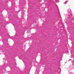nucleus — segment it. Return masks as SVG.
<instances>
[{
  "label": "nucleus",
  "instance_id": "nucleus-1",
  "mask_svg": "<svg viewBox=\"0 0 74 74\" xmlns=\"http://www.w3.org/2000/svg\"><path fill=\"white\" fill-rule=\"evenodd\" d=\"M55 1L57 3H58V2H59V0H55Z\"/></svg>",
  "mask_w": 74,
  "mask_h": 74
},
{
  "label": "nucleus",
  "instance_id": "nucleus-2",
  "mask_svg": "<svg viewBox=\"0 0 74 74\" xmlns=\"http://www.w3.org/2000/svg\"><path fill=\"white\" fill-rule=\"evenodd\" d=\"M66 3H66V1H65L64 3V4H66Z\"/></svg>",
  "mask_w": 74,
  "mask_h": 74
}]
</instances>
